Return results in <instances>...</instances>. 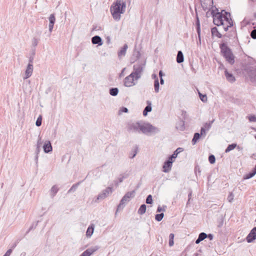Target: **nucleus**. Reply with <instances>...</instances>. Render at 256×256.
I'll use <instances>...</instances> for the list:
<instances>
[{
  "mask_svg": "<svg viewBox=\"0 0 256 256\" xmlns=\"http://www.w3.org/2000/svg\"><path fill=\"white\" fill-rule=\"evenodd\" d=\"M126 2L124 0H116L110 6V12L114 19L118 21L120 18V14L125 12Z\"/></svg>",
  "mask_w": 256,
  "mask_h": 256,
  "instance_id": "1",
  "label": "nucleus"
},
{
  "mask_svg": "<svg viewBox=\"0 0 256 256\" xmlns=\"http://www.w3.org/2000/svg\"><path fill=\"white\" fill-rule=\"evenodd\" d=\"M129 128L134 132H142L144 134L156 132H158V128L148 123L142 124L140 122H136L132 124Z\"/></svg>",
  "mask_w": 256,
  "mask_h": 256,
  "instance_id": "2",
  "label": "nucleus"
},
{
  "mask_svg": "<svg viewBox=\"0 0 256 256\" xmlns=\"http://www.w3.org/2000/svg\"><path fill=\"white\" fill-rule=\"evenodd\" d=\"M144 68L140 64H134L133 66V71L129 75V87L134 86L138 82V80L141 78L143 72Z\"/></svg>",
  "mask_w": 256,
  "mask_h": 256,
  "instance_id": "3",
  "label": "nucleus"
},
{
  "mask_svg": "<svg viewBox=\"0 0 256 256\" xmlns=\"http://www.w3.org/2000/svg\"><path fill=\"white\" fill-rule=\"evenodd\" d=\"M221 52L226 60L231 64L234 62V56L231 49L226 43H222L220 45Z\"/></svg>",
  "mask_w": 256,
  "mask_h": 256,
  "instance_id": "4",
  "label": "nucleus"
},
{
  "mask_svg": "<svg viewBox=\"0 0 256 256\" xmlns=\"http://www.w3.org/2000/svg\"><path fill=\"white\" fill-rule=\"evenodd\" d=\"M224 14L225 18L222 20V24H220V26H223L224 31H227L228 28L232 27L233 26V22L230 18V13L224 12Z\"/></svg>",
  "mask_w": 256,
  "mask_h": 256,
  "instance_id": "5",
  "label": "nucleus"
},
{
  "mask_svg": "<svg viewBox=\"0 0 256 256\" xmlns=\"http://www.w3.org/2000/svg\"><path fill=\"white\" fill-rule=\"evenodd\" d=\"M224 10H222V12H218L214 14V11L212 10V14L213 17V22L215 25L217 26H220V24H222V20L225 18V14H223L222 12H224Z\"/></svg>",
  "mask_w": 256,
  "mask_h": 256,
  "instance_id": "6",
  "label": "nucleus"
},
{
  "mask_svg": "<svg viewBox=\"0 0 256 256\" xmlns=\"http://www.w3.org/2000/svg\"><path fill=\"white\" fill-rule=\"evenodd\" d=\"M112 192L111 187H108L103 190L100 194H98L96 198L94 200L96 202H98L100 200H102L108 197Z\"/></svg>",
  "mask_w": 256,
  "mask_h": 256,
  "instance_id": "7",
  "label": "nucleus"
},
{
  "mask_svg": "<svg viewBox=\"0 0 256 256\" xmlns=\"http://www.w3.org/2000/svg\"><path fill=\"white\" fill-rule=\"evenodd\" d=\"M128 199V193L125 194L124 196L121 200L120 204L118 205L115 214L116 215L118 212L122 210L125 206L126 202Z\"/></svg>",
  "mask_w": 256,
  "mask_h": 256,
  "instance_id": "8",
  "label": "nucleus"
},
{
  "mask_svg": "<svg viewBox=\"0 0 256 256\" xmlns=\"http://www.w3.org/2000/svg\"><path fill=\"white\" fill-rule=\"evenodd\" d=\"M32 60H30L29 61V64H28L27 66V68L26 69V72H25V76L24 78V79H26L28 78H30L33 72V65L32 64Z\"/></svg>",
  "mask_w": 256,
  "mask_h": 256,
  "instance_id": "9",
  "label": "nucleus"
},
{
  "mask_svg": "<svg viewBox=\"0 0 256 256\" xmlns=\"http://www.w3.org/2000/svg\"><path fill=\"white\" fill-rule=\"evenodd\" d=\"M100 247L98 246H94L90 247L88 248L80 256H90L94 252H96L97 250L99 249Z\"/></svg>",
  "mask_w": 256,
  "mask_h": 256,
  "instance_id": "10",
  "label": "nucleus"
},
{
  "mask_svg": "<svg viewBox=\"0 0 256 256\" xmlns=\"http://www.w3.org/2000/svg\"><path fill=\"white\" fill-rule=\"evenodd\" d=\"M246 239L248 242H252L256 239V226L252 229Z\"/></svg>",
  "mask_w": 256,
  "mask_h": 256,
  "instance_id": "11",
  "label": "nucleus"
},
{
  "mask_svg": "<svg viewBox=\"0 0 256 256\" xmlns=\"http://www.w3.org/2000/svg\"><path fill=\"white\" fill-rule=\"evenodd\" d=\"M172 162L173 161L172 160H167L164 162L163 166V172H169L172 168Z\"/></svg>",
  "mask_w": 256,
  "mask_h": 256,
  "instance_id": "12",
  "label": "nucleus"
},
{
  "mask_svg": "<svg viewBox=\"0 0 256 256\" xmlns=\"http://www.w3.org/2000/svg\"><path fill=\"white\" fill-rule=\"evenodd\" d=\"M92 42L94 44H98V46H102V38L98 36H95L92 38Z\"/></svg>",
  "mask_w": 256,
  "mask_h": 256,
  "instance_id": "13",
  "label": "nucleus"
},
{
  "mask_svg": "<svg viewBox=\"0 0 256 256\" xmlns=\"http://www.w3.org/2000/svg\"><path fill=\"white\" fill-rule=\"evenodd\" d=\"M44 151L45 153H48L52 151V148L50 141L46 142L43 146Z\"/></svg>",
  "mask_w": 256,
  "mask_h": 256,
  "instance_id": "14",
  "label": "nucleus"
},
{
  "mask_svg": "<svg viewBox=\"0 0 256 256\" xmlns=\"http://www.w3.org/2000/svg\"><path fill=\"white\" fill-rule=\"evenodd\" d=\"M94 224H91L88 227L86 232V236L87 238H90L92 235L94 231Z\"/></svg>",
  "mask_w": 256,
  "mask_h": 256,
  "instance_id": "15",
  "label": "nucleus"
},
{
  "mask_svg": "<svg viewBox=\"0 0 256 256\" xmlns=\"http://www.w3.org/2000/svg\"><path fill=\"white\" fill-rule=\"evenodd\" d=\"M146 103L148 104V106L145 108L144 109V110L143 111V115L144 116H146L148 114V112H151L152 110V108L151 106V105H152L151 102L149 100H148L146 102Z\"/></svg>",
  "mask_w": 256,
  "mask_h": 256,
  "instance_id": "16",
  "label": "nucleus"
},
{
  "mask_svg": "<svg viewBox=\"0 0 256 256\" xmlns=\"http://www.w3.org/2000/svg\"><path fill=\"white\" fill-rule=\"evenodd\" d=\"M224 72L226 78L228 82H232L235 81V78L232 74H230L227 70H226Z\"/></svg>",
  "mask_w": 256,
  "mask_h": 256,
  "instance_id": "17",
  "label": "nucleus"
},
{
  "mask_svg": "<svg viewBox=\"0 0 256 256\" xmlns=\"http://www.w3.org/2000/svg\"><path fill=\"white\" fill-rule=\"evenodd\" d=\"M211 32L212 36H216L218 38H221L222 37V34L218 31V28L216 27L212 28Z\"/></svg>",
  "mask_w": 256,
  "mask_h": 256,
  "instance_id": "18",
  "label": "nucleus"
},
{
  "mask_svg": "<svg viewBox=\"0 0 256 256\" xmlns=\"http://www.w3.org/2000/svg\"><path fill=\"white\" fill-rule=\"evenodd\" d=\"M58 190V188L57 186L54 185L52 186L50 190V195L52 198H53Z\"/></svg>",
  "mask_w": 256,
  "mask_h": 256,
  "instance_id": "19",
  "label": "nucleus"
},
{
  "mask_svg": "<svg viewBox=\"0 0 256 256\" xmlns=\"http://www.w3.org/2000/svg\"><path fill=\"white\" fill-rule=\"evenodd\" d=\"M176 128L177 130L182 131L184 130V120H180L176 124Z\"/></svg>",
  "mask_w": 256,
  "mask_h": 256,
  "instance_id": "20",
  "label": "nucleus"
},
{
  "mask_svg": "<svg viewBox=\"0 0 256 256\" xmlns=\"http://www.w3.org/2000/svg\"><path fill=\"white\" fill-rule=\"evenodd\" d=\"M184 55L182 51L180 50L178 52L176 56V62L178 63H181L184 62Z\"/></svg>",
  "mask_w": 256,
  "mask_h": 256,
  "instance_id": "21",
  "label": "nucleus"
},
{
  "mask_svg": "<svg viewBox=\"0 0 256 256\" xmlns=\"http://www.w3.org/2000/svg\"><path fill=\"white\" fill-rule=\"evenodd\" d=\"M42 142L41 138L39 136L37 142L36 148V153L37 154H38L40 151V147L42 146Z\"/></svg>",
  "mask_w": 256,
  "mask_h": 256,
  "instance_id": "22",
  "label": "nucleus"
},
{
  "mask_svg": "<svg viewBox=\"0 0 256 256\" xmlns=\"http://www.w3.org/2000/svg\"><path fill=\"white\" fill-rule=\"evenodd\" d=\"M128 48V46L126 44H125L124 47L121 49V50L118 52V56L120 58L122 56H124L126 54V49Z\"/></svg>",
  "mask_w": 256,
  "mask_h": 256,
  "instance_id": "23",
  "label": "nucleus"
},
{
  "mask_svg": "<svg viewBox=\"0 0 256 256\" xmlns=\"http://www.w3.org/2000/svg\"><path fill=\"white\" fill-rule=\"evenodd\" d=\"M256 174V166L254 168V172H249L248 174H246L244 177V179H249L250 178H252L253 177L255 174Z\"/></svg>",
  "mask_w": 256,
  "mask_h": 256,
  "instance_id": "24",
  "label": "nucleus"
},
{
  "mask_svg": "<svg viewBox=\"0 0 256 256\" xmlns=\"http://www.w3.org/2000/svg\"><path fill=\"white\" fill-rule=\"evenodd\" d=\"M110 94L112 96H116L118 92V89L116 88H112L110 89Z\"/></svg>",
  "mask_w": 256,
  "mask_h": 256,
  "instance_id": "25",
  "label": "nucleus"
},
{
  "mask_svg": "<svg viewBox=\"0 0 256 256\" xmlns=\"http://www.w3.org/2000/svg\"><path fill=\"white\" fill-rule=\"evenodd\" d=\"M146 205L144 204H142L138 210V213L140 214H143L146 212Z\"/></svg>",
  "mask_w": 256,
  "mask_h": 256,
  "instance_id": "26",
  "label": "nucleus"
},
{
  "mask_svg": "<svg viewBox=\"0 0 256 256\" xmlns=\"http://www.w3.org/2000/svg\"><path fill=\"white\" fill-rule=\"evenodd\" d=\"M183 150V148H178L171 156V158H176L178 154Z\"/></svg>",
  "mask_w": 256,
  "mask_h": 256,
  "instance_id": "27",
  "label": "nucleus"
},
{
  "mask_svg": "<svg viewBox=\"0 0 256 256\" xmlns=\"http://www.w3.org/2000/svg\"><path fill=\"white\" fill-rule=\"evenodd\" d=\"M200 134L199 133L196 132L194 134V138L192 140V144H196L198 140L200 138Z\"/></svg>",
  "mask_w": 256,
  "mask_h": 256,
  "instance_id": "28",
  "label": "nucleus"
},
{
  "mask_svg": "<svg viewBox=\"0 0 256 256\" xmlns=\"http://www.w3.org/2000/svg\"><path fill=\"white\" fill-rule=\"evenodd\" d=\"M236 146L237 145L236 144H232L228 145L226 150H225V152L226 153L230 152V150L235 148Z\"/></svg>",
  "mask_w": 256,
  "mask_h": 256,
  "instance_id": "29",
  "label": "nucleus"
},
{
  "mask_svg": "<svg viewBox=\"0 0 256 256\" xmlns=\"http://www.w3.org/2000/svg\"><path fill=\"white\" fill-rule=\"evenodd\" d=\"M159 82L158 78H156L154 80V90L156 92H159Z\"/></svg>",
  "mask_w": 256,
  "mask_h": 256,
  "instance_id": "30",
  "label": "nucleus"
},
{
  "mask_svg": "<svg viewBox=\"0 0 256 256\" xmlns=\"http://www.w3.org/2000/svg\"><path fill=\"white\" fill-rule=\"evenodd\" d=\"M174 234H170L169 236V246H172L174 245Z\"/></svg>",
  "mask_w": 256,
  "mask_h": 256,
  "instance_id": "31",
  "label": "nucleus"
},
{
  "mask_svg": "<svg viewBox=\"0 0 256 256\" xmlns=\"http://www.w3.org/2000/svg\"><path fill=\"white\" fill-rule=\"evenodd\" d=\"M80 184V182H78L77 184H74L72 187L71 188L68 190V193H70V192H74L76 189L77 188L78 186Z\"/></svg>",
  "mask_w": 256,
  "mask_h": 256,
  "instance_id": "32",
  "label": "nucleus"
},
{
  "mask_svg": "<svg viewBox=\"0 0 256 256\" xmlns=\"http://www.w3.org/2000/svg\"><path fill=\"white\" fill-rule=\"evenodd\" d=\"M214 122V120H212L210 122L208 123V122L206 123L204 125V128L206 130H208L210 129V128H211L212 124Z\"/></svg>",
  "mask_w": 256,
  "mask_h": 256,
  "instance_id": "33",
  "label": "nucleus"
},
{
  "mask_svg": "<svg viewBox=\"0 0 256 256\" xmlns=\"http://www.w3.org/2000/svg\"><path fill=\"white\" fill-rule=\"evenodd\" d=\"M199 96L200 100L203 102H206L208 100L207 96L206 94H202L199 92Z\"/></svg>",
  "mask_w": 256,
  "mask_h": 256,
  "instance_id": "34",
  "label": "nucleus"
},
{
  "mask_svg": "<svg viewBox=\"0 0 256 256\" xmlns=\"http://www.w3.org/2000/svg\"><path fill=\"white\" fill-rule=\"evenodd\" d=\"M164 214L163 213L157 214L156 215L155 218L158 222H160L164 218Z\"/></svg>",
  "mask_w": 256,
  "mask_h": 256,
  "instance_id": "35",
  "label": "nucleus"
},
{
  "mask_svg": "<svg viewBox=\"0 0 256 256\" xmlns=\"http://www.w3.org/2000/svg\"><path fill=\"white\" fill-rule=\"evenodd\" d=\"M50 24H54L56 21V18L54 14H51L49 17Z\"/></svg>",
  "mask_w": 256,
  "mask_h": 256,
  "instance_id": "36",
  "label": "nucleus"
},
{
  "mask_svg": "<svg viewBox=\"0 0 256 256\" xmlns=\"http://www.w3.org/2000/svg\"><path fill=\"white\" fill-rule=\"evenodd\" d=\"M42 116H40L36 120V125L37 126H40L42 125Z\"/></svg>",
  "mask_w": 256,
  "mask_h": 256,
  "instance_id": "37",
  "label": "nucleus"
},
{
  "mask_svg": "<svg viewBox=\"0 0 256 256\" xmlns=\"http://www.w3.org/2000/svg\"><path fill=\"white\" fill-rule=\"evenodd\" d=\"M208 160L211 164H214L216 162L215 156L212 154L210 155L208 157Z\"/></svg>",
  "mask_w": 256,
  "mask_h": 256,
  "instance_id": "38",
  "label": "nucleus"
},
{
  "mask_svg": "<svg viewBox=\"0 0 256 256\" xmlns=\"http://www.w3.org/2000/svg\"><path fill=\"white\" fill-rule=\"evenodd\" d=\"M128 112V109L126 108L122 107L119 110L118 114V115H120L122 114V112Z\"/></svg>",
  "mask_w": 256,
  "mask_h": 256,
  "instance_id": "39",
  "label": "nucleus"
},
{
  "mask_svg": "<svg viewBox=\"0 0 256 256\" xmlns=\"http://www.w3.org/2000/svg\"><path fill=\"white\" fill-rule=\"evenodd\" d=\"M138 150V146H134V148L132 150V155L131 156L132 158H134L135 156L137 154Z\"/></svg>",
  "mask_w": 256,
  "mask_h": 256,
  "instance_id": "40",
  "label": "nucleus"
},
{
  "mask_svg": "<svg viewBox=\"0 0 256 256\" xmlns=\"http://www.w3.org/2000/svg\"><path fill=\"white\" fill-rule=\"evenodd\" d=\"M234 198V194L232 192H230L228 196V200L229 202H232Z\"/></svg>",
  "mask_w": 256,
  "mask_h": 256,
  "instance_id": "41",
  "label": "nucleus"
},
{
  "mask_svg": "<svg viewBox=\"0 0 256 256\" xmlns=\"http://www.w3.org/2000/svg\"><path fill=\"white\" fill-rule=\"evenodd\" d=\"M198 238H199L202 240H203L207 238V234L204 232H201Z\"/></svg>",
  "mask_w": 256,
  "mask_h": 256,
  "instance_id": "42",
  "label": "nucleus"
},
{
  "mask_svg": "<svg viewBox=\"0 0 256 256\" xmlns=\"http://www.w3.org/2000/svg\"><path fill=\"white\" fill-rule=\"evenodd\" d=\"M152 202V196L151 195H148L146 199V203L148 204H151Z\"/></svg>",
  "mask_w": 256,
  "mask_h": 256,
  "instance_id": "43",
  "label": "nucleus"
},
{
  "mask_svg": "<svg viewBox=\"0 0 256 256\" xmlns=\"http://www.w3.org/2000/svg\"><path fill=\"white\" fill-rule=\"evenodd\" d=\"M248 120L251 122H256V116L252 115L248 117Z\"/></svg>",
  "mask_w": 256,
  "mask_h": 256,
  "instance_id": "44",
  "label": "nucleus"
},
{
  "mask_svg": "<svg viewBox=\"0 0 256 256\" xmlns=\"http://www.w3.org/2000/svg\"><path fill=\"white\" fill-rule=\"evenodd\" d=\"M218 226L219 228H221L223 226V224H224V218H221L219 219L218 220Z\"/></svg>",
  "mask_w": 256,
  "mask_h": 256,
  "instance_id": "45",
  "label": "nucleus"
},
{
  "mask_svg": "<svg viewBox=\"0 0 256 256\" xmlns=\"http://www.w3.org/2000/svg\"><path fill=\"white\" fill-rule=\"evenodd\" d=\"M250 36L252 38L256 39V29H254L252 31Z\"/></svg>",
  "mask_w": 256,
  "mask_h": 256,
  "instance_id": "46",
  "label": "nucleus"
},
{
  "mask_svg": "<svg viewBox=\"0 0 256 256\" xmlns=\"http://www.w3.org/2000/svg\"><path fill=\"white\" fill-rule=\"evenodd\" d=\"M126 70V68H124L121 72L119 74V78H122L124 76V72Z\"/></svg>",
  "mask_w": 256,
  "mask_h": 256,
  "instance_id": "47",
  "label": "nucleus"
},
{
  "mask_svg": "<svg viewBox=\"0 0 256 256\" xmlns=\"http://www.w3.org/2000/svg\"><path fill=\"white\" fill-rule=\"evenodd\" d=\"M12 252V249L10 248L6 251L5 254L3 256H10Z\"/></svg>",
  "mask_w": 256,
  "mask_h": 256,
  "instance_id": "48",
  "label": "nucleus"
},
{
  "mask_svg": "<svg viewBox=\"0 0 256 256\" xmlns=\"http://www.w3.org/2000/svg\"><path fill=\"white\" fill-rule=\"evenodd\" d=\"M38 40L36 38H34L32 40V44L34 46H36L38 45Z\"/></svg>",
  "mask_w": 256,
  "mask_h": 256,
  "instance_id": "49",
  "label": "nucleus"
},
{
  "mask_svg": "<svg viewBox=\"0 0 256 256\" xmlns=\"http://www.w3.org/2000/svg\"><path fill=\"white\" fill-rule=\"evenodd\" d=\"M206 130L204 128L202 127L201 128V130H200V135L202 136V135H206Z\"/></svg>",
  "mask_w": 256,
  "mask_h": 256,
  "instance_id": "50",
  "label": "nucleus"
},
{
  "mask_svg": "<svg viewBox=\"0 0 256 256\" xmlns=\"http://www.w3.org/2000/svg\"><path fill=\"white\" fill-rule=\"evenodd\" d=\"M124 85L125 86H128V76H126L124 80Z\"/></svg>",
  "mask_w": 256,
  "mask_h": 256,
  "instance_id": "51",
  "label": "nucleus"
},
{
  "mask_svg": "<svg viewBox=\"0 0 256 256\" xmlns=\"http://www.w3.org/2000/svg\"><path fill=\"white\" fill-rule=\"evenodd\" d=\"M54 24H51L49 23L48 25V28H49V31L50 33L52 32L53 28H54Z\"/></svg>",
  "mask_w": 256,
  "mask_h": 256,
  "instance_id": "52",
  "label": "nucleus"
},
{
  "mask_svg": "<svg viewBox=\"0 0 256 256\" xmlns=\"http://www.w3.org/2000/svg\"><path fill=\"white\" fill-rule=\"evenodd\" d=\"M165 209L164 208H162L160 206H158L157 209V212H160L162 211H164Z\"/></svg>",
  "mask_w": 256,
  "mask_h": 256,
  "instance_id": "53",
  "label": "nucleus"
},
{
  "mask_svg": "<svg viewBox=\"0 0 256 256\" xmlns=\"http://www.w3.org/2000/svg\"><path fill=\"white\" fill-rule=\"evenodd\" d=\"M207 238H208L210 240H212L214 236L212 234H207Z\"/></svg>",
  "mask_w": 256,
  "mask_h": 256,
  "instance_id": "54",
  "label": "nucleus"
},
{
  "mask_svg": "<svg viewBox=\"0 0 256 256\" xmlns=\"http://www.w3.org/2000/svg\"><path fill=\"white\" fill-rule=\"evenodd\" d=\"M196 19H197V20L196 22V27H200V21H199V20H198V16L196 17Z\"/></svg>",
  "mask_w": 256,
  "mask_h": 256,
  "instance_id": "55",
  "label": "nucleus"
},
{
  "mask_svg": "<svg viewBox=\"0 0 256 256\" xmlns=\"http://www.w3.org/2000/svg\"><path fill=\"white\" fill-rule=\"evenodd\" d=\"M188 202H187V204L189 203V202L190 201V199L191 198V197H192V192H190L188 194Z\"/></svg>",
  "mask_w": 256,
  "mask_h": 256,
  "instance_id": "56",
  "label": "nucleus"
},
{
  "mask_svg": "<svg viewBox=\"0 0 256 256\" xmlns=\"http://www.w3.org/2000/svg\"><path fill=\"white\" fill-rule=\"evenodd\" d=\"M196 31H197L198 34V36L200 37V27H196Z\"/></svg>",
  "mask_w": 256,
  "mask_h": 256,
  "instance_id": "57",
  "label": "nucleus"
},
{
  "mask_svg": "<svg viewBox=\"0 0 256 256\" xmlns=\"http://www.w3.org/2000/svg\"><path fill=\"white\" fill-rule=\"evenodd\" d=\"M201 241H202L199 238L196 240V244H199Z\"/></svg>",
  "mask_w": 256,
  "mask_h": 256,
  "instance_id": "58",
  "label": "nucleus"
},
{
  "mask_svg": "<svg viewBox=\"0 0 256 256\" xmlns=\"http://www.w3.org/2000/svg\"><path fill=\"white\" fill-rule=\"evenodd\" d=\"M162 75H163V74H162V71L160 70L159 72V76H160V78H162Z\"/></svg>",
  "mask_w": 256,
  "mask_h": 256,
  "instance_id": "59",
  "label": "nucleus"
},
{
  "mask_svg": "<svg viewBox=\"0 0 256 256\" xmlns=\"http://www.w3.org/2000/svg\"><path fill=\"white\" fill-rule=\"evenodd\" d=\"M38 154H36V157H35V160L36 162V163L38 162Z\"/></svg>",
  "mask_w": 256,
  "mask_h": 256,
  "instance_id": "60",
  "label": "nucleus"
},
{
  "mask_svg": "<svg viewBox=\"0 0 256 256\" xmlns=\"http://www.w3.org/2000/svg\"><path fill=\"white\" fill-rule=\"evenodd\" d=\"M160 82L161 84H162L164 82V80L162 78H160Z\"/></svg>",
  "mask_w": 256,
  "mask_h": 256,
  "instance_id": "61",
  "label": "nucleus"
},
{
  "mask_svg": "<svg viewBox=\"0 0 256 256\" xmlns=\"http://www.w3.org/2000/svg\"><path fill=\"white\" fill-rule=\"evenodd\" d=\"M152 77H154V78H155V80H156V78H158V77H157V76H156V74H153L152 75Z\"/></svg>",
  "mask_w": 256,
  "mask_h": 256,
  "instance_id": "62",
  "label": "nucleus"
},
{
  "mask_svg": "<svg viewBox=\"0 0 256 256\" xmlns=\"http://www.w3.org/2000/svg\"><path fill=\"white\" fill-rule=\"evenodd\" d=\"M186 111H184V110H182V114H183V115L185 116V115H186Z\"/></svg>",
  "mask_w": 256,
  "mask_h": 256,
  "instance_id": "63",
  "label": "nucleus"
},
{
  "mask_svg": "<svg viewBox=\"0 0 256 256\" xmlns=\"http://www.w3.org/2000/svg\"><path fill=\"white\" fill-rule=\"evenodd\" d=\"M122 179H123V178H119V182H121L122 181Z\"/></svg>",
  "mask_w": 256,
  "mask_h": 256,
  "instance_id": "64",
  "label": "nucleus"
}]
</instances>
